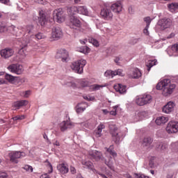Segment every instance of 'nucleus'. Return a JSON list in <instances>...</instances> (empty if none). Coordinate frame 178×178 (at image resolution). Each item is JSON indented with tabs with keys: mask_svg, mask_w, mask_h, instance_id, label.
Listing matches in <instances>:
<instances>
[{
	"mask_svg": "<svg viewBox=\"0 0 178 178\" xmlns=\"http://www.w3.org/2000/svg\"><path fill=\"white\" fill-rule=\"evenodd\" d=\"M24 33V38L22 39V43L23 47H27L29 44L33 42V39L37 38V40H42L45 38V35L41 33H38L34 36V26L27 25L23 29Z\"/></svg>",
	"mask_w": 178,
	"mask_h": 178,
	"instance_id": "obj_1",
	"label": "nucleus"
},
{
	"mask_svg": "<svg viewBox=\"0 0 178 178\" xmlns=\"http://www.w3.org/2000/svg\"><path fill=\"white\" fill-rule=\"evenodd\" d=\"M176 88V85L170 82V79H163L156 85V90H161L162 95L164 97H169L173 93Z\"/></svg>",
	"mask_w": 178,
	"mask_h": 178,
	"instance_id": "obj_2",
	"label": "nucleus"
},
{
	"mask_svg": "<svg viewBox=\"0 0 178 178\" xmlns=\"http://www.w3.org/2000/svg\"><path fill=\"white\" fill-rule=\"evenodd\" d=\"M109 130L113 141L116 144H118V143L120 141V138L123 136V132L120 131V129H118V127L113 124H109Z\"/></svg>",
	"mask_w": 178,
	"mask_h": 178,
	"instance_id": "obj_3",
	"label": "nucleus"
},
{
	"mask_svg": "<svg viewBox=\"0 0 178 178\" xmlns=\"http://www.w3.org/2000/svg\"><path fill=\"white\" fill-rule=\"evenodd\" d=\"M87 65V61L84 59H81L72 63L71 68L75 72L81 74L84 70V66Z\"/></svg>",
	"mask_w": 178,
	"mask_h": 178,
	"instance_id": "obj_4",
	"label": "nucleus"
},
{
	"mask_svg": "<svg viewBox=\"0 0 178 178\" xmlns=\"http://www.w3.org/2000/svg\"><path fill=\"white\" fill-rule=\"evenodd\" d=\"M53 17L54 20L57 23H63L66 20V14L63 9L58 8L53 12Z\"/></svg>",
	"mask_w": 178,
	"mask_h": 178,
	"instance_id": "obj_5",
	"label": "nucleus"
},
{
	"mask_svg": "<svg viewBox=\"0 0 178 178\" xmlns=\"http://www.w3.org/2000/svg\"><path fill=\"white\" fill-rule=\"evenodd\" d=\"M157 26L161 31H165L166 29H170L173 26V21L170 18H162L159 20Z\"/></svg>",
	"mask_w": 178,
	"mask_h": 178,
	"instance_id": "obj_6",
	"label": "nucleus"
},
{
	"mask_svg": "<svg viewBox=\"0 0 178 178\" xmlns=\"http://www.w3.org/2000/svg\"><path fill=\"white\" fill-rule=\"evenodd\" d=\"M10 161L13 163H19V160L20 158H24L26 156V153L20 152H15L9 153Z\"/></svg>",
	"mask_w": 178,
	"mask_h": 178,
	"instance_id": "obj_7",
	"label": "nucleus"
},
{
	"mask_svg": "<svg viewBox=\"0 0 178 178\" xmlns=\"http://www.w3.org/2000/svg\"><path fill=\"white\" fill-rule=\"evenodd\" d=\"M8 70L15 74H22L23 73V66L19 64H12L7 67Z\"/></svg>",
	"mask_w": 178,
	"mask_h": 178,
	"instance_id": "obj_8",
	"label": "nucleus"
},
{
	"mask_svg": "<svg viewBox=\"0 0 178 178\" xmlns=\"http://www.w3.org/2000/svg\"><path fill=\"white\" fill-rule=\"evenodd\" d=\"M56 58L57 59H61L62 62H67V59H69V52L65 49H60L57 51Z\"/></svg>",
	"mask_w": 178,
	"mask_h": 178,
	"instance_id": "obj_9",
	"label": "nucleus"
},
{
	"mask_svg": "<svg viewBox=\"0 0 178 178\" xmlns=\"http://www.w3.org/2000/svg\"><path fill=\"white\" fill-rule=\"evenodd\" d=\"M62 37H63V32L62 31V29L59 26H54L51 31V38L56 40H60V38H62Z\"/></svg>",
	"mask_w": 178,
	"mask_h": 178,
	"instance_id": "obj_10",
	"label": "nucleus"
},
{
	"mask_svg": "<svg viewBox=\"0 0 178 178\" xmlns=\"http://www.w3.org/2000/svg\"><path fill=\"white\" fill-rule=\"evenodd\" d=\"M166 131L169 134H173V133H177V131H178V122L170 121L167 124Z\"/></svg>",
	"mask_w": 178,
	"mask_h": 178,
	"instance_id": "obj_11",
	"label": "nucleus"
},
{
	"mask_svg": "<svg viewBox=\"0 0 178 178\" xmlns=\"http://www.w3.org/2000/svg\"><path fill=\"white\" fill-rule=\"evenodd\" d=\"M70 29L77 30V29H80V27H81V22H80L77 17H70Z\"/></svg>",
	"mask_w": 178,
	"mask_h": 178,
	"instance_id": "obj_12",
	"label": "nucleus"
},
{
	"mask_svg": "<svg viewBox=\"0 0 178 178\" xmlns=\"http://www.w3.org/2000/svg\"><path fill=\"white\" fill-rule=\"evenodd\" d=\"M100 15L104 20H112V19H113V13H112V11L108 8L102 9Z\"/></svg>",
	"mask_w": 178,
	"mask_h": 178,
	"instance_id": "obj_13",
	"label": "nucleus"
},
{
	"mask_svg": "<svg viewBox=\"0 0 178 178\" xmlns=\"http://www.w3.org/2000/svg\"><path fill=\"white\" fill-rule=\"evenodd\" d=\"M73 127H74V123L72 122L70 118L68 120L63 121L60 124V129L62 131H66L67 129H73Z\"/></svg>",
	"mask_w": 178,
	"mask_h": 178,
	"instance_id": "obj_14",
	"label": "nucleus"
},
{
	"mask_svg": "<svg viewBox=\"0 0 178 178\" xmlns=\"http://www.w3.org/2000/svg\"><path fill=\"white\" fill-rule=\"evenodd\" d=\"M111 9L114 13H120V12L123 10V4H122V1H118L115 3H113L111 6Z\"/></svg>",
	"mask_w": 178,
	"mask_h": 178,
	"instance_id": "obj_15",
	"label": "nucleus"
},
{
	"mask_svg": "<svg viewBox=\"0 0 178 178\" xmlns=\"http://www.w3.org/2000/svg\"><path fill=\"white\" fill-rule=\"evenodd\" d=\"M89 158L95 161H101L102 159V153L97 150H90L88 152Z\"/></svg>",
	"mask_w": 178,
	"mask_h": 178,
	"instance_id": "obj_16",
	"label": "nucleus"
},
{
	"mask_svg": "<svg viewBox=\"0 0 178 178\" xmlns=\"http://www.w3.org/2000/svg\"><path fill=\"white\" fill-rule=\"evenodd\" d=\"M141 76V71L138 68H134L131 72H128V77L129 79H140Z\"/></svg>",
	"mask_w": 178,
	"mask_h": 178,
	"instance_id": "obj_17",
	"label": "nucleus"
},
{
	"mask_svg": "<svg viewBox=\"0 0 178 178\" xmlns=\"http://www.w3.org/2000/svg\"><path fill=\"white\" fill-rule=\"evenodd\" d=\"M15 51H13V49L10 48H6L4 49L1 50V56L2 58H5V59H8V58H10L13 55Z\"/></svg>",
	"mask_w": 178,
	"mask_h": 178,
	"instance_id": "obj_18",
	"label": "nucleus"
},
{
	"mask_svg": "<svg viewBox=\"0 0 178 178\" xmlns=\"http://www.w3.org/2000/svg\"><path fill=\"white\" fill-rule=\"evenodd\" d=\"M148 116V112L145 111H138L135 112V120H143Z\"/></svg>",
	"mask_w": 178,
	"mask_h": 178,
	"instance_id": "obj_19",
	"label": "nucleus"
},
{
	"mask_svg": "<svg viewBox=\"0 0 178 178\" xmlns=\"http://www.w3.org/2000/svg\"><path fill=\"white\" fill-rule=\"evenodd\" d=\"M82 165L83 168H85L86 169H89L90 170H92L93 173H98V171L94 169V164L92 163V162L90 161L83 160L82 161Z\"/></svg>",
	"mask_w": 178,
	"mask_h": 178,
	"instance_id": "obj_20",
	"label": "nucleus"
},
{
	"mask_svg": "<svg viewBox=\"0 0 178 178\" xmlns=\"http://www.w3.org/2000/svg\"><path fill=\"white\" fill-rule=\"evenodd\" d=\"M173 109H175V103L173 102H169L163 107V112L164 113H170V112H173Z\"/></svg>",
	"mask_w": 178,
	"mask_h": 178,
	"instance_id": "obj_21",
	"label": "nucleus"
},
{
	"mask_svg": "<svg viewBox=\"0 0 178 178\" xmlns=\"http://www.w3.org/2000/svg\"><path fill=\"white\" fill-rule=\"evenodd\" d=\"M28 104H29V101L27 100L17 101L13 104V108L15 109H20L22 106H26Z\"/></svg>",
	"mask_w": 178,
	"mask_h": 178,
	"instance_id": "obj_22",
	"label": "nucleus"
},
{
	"mask_svg": "<svg viewBox=\"0 0 178 178\" xmlns=\"http://www.w3.org/2000/svg\"><path fill=\"white\" fill-rule=\"evenodd\" d=\"M114 89L117 92L120 94H126V86L122 85L120 83L116 84L114 86Z\"/></svg>",
	"mask_w": 178,
	"mask_h": 178,
	"instance_id": "obj_23",
	"label": "nucleus"
},
{
	"mask_svg": "<svg viewBox=\"0 0 178 178\" xmlns=\"http://www.w3.org/2000/svg\"><path fill=\"white\" fill-rule=\"evenodd\" d=\"M87 108H88V104L87 103L78 104L76 107V113H83Z\"/></svg>",
	"mask_w": 178,
	"mask_h": 178,
	"instance_id": "obj_24",
	"label": "nucleus"
},
{
	"mask_svg": "<svg viewBox=\"0 0 178 178\" xmlns=\"http://www.w3.org/2000/svg\"><path fill=\"white\" fill-rule=\"evenodd\" d=\"M57 169L59 172L62 173V175H65L69 172V168L67 167V165L65 163L59 164L57 166Z\"/></svg>",
	"mask_w": 178,
	"mask_h": 178,
	"instance_id": "obj_25",
	"label": "nucleus"
},
{
	"mask_svg": "<svg viewBox=\"0 0 178 178\" xmlns=\"http://www.w3.org/2000/svg\"><path fill=\"white\" fill-rule=\"evenodd\" d=\"M78 83L82 88H86V87H90L91 86V82L88 79H80Z\"/></svg>",
	"mask_w": 178,
	"mask_h": 178,
	"instance_id": "obj_26",
	"label": "nucleus"
},
{
	"mask_svg": "<svg viewBox=\"0 0 178 178\" xmlns=\"http://www.w3.org/2000/svg\"><path fill=\"white\" fill-rule=\"evenodd\" d=\"M40 17H38V22L40 26H45L47 23V18L45 17V14H44V11H40L39 13Z\"/></svg>",
	"mask_w": 178,
	"mask_h": 178,
	"instance_id": "obj_27",
	"label": "nucleus"
},
{
	"mask_svg": "<svg viewBox=\"0 0 178 178\" xmlns=\"http://www.w3.org/2000/svg\"><path fill=\"white\" fill-rule=\"evenodd\" d=\"M151 144H152V138L147 137L143 140L142 145L144 148H149Z\"/></svg>",
	"mask_w": 178,
	"mask_h": 178,
	"instance_id": "obj_28",
	"label": "nucleus"
},
{
	"mask_svg": "<svg viewBox=\"0 0 178 178\" xmlns=\"http://www.w3.org/2000/svg\"><path fill=\"white\" fill-rule=\"evenodd\" d=\"M67 13L71 17H73L74 15H77L79 13L78 7L72 6L67 8Z\"/></svg>",
	"mask_w": 178,
	"mask_h": 178,
	"instance_id": "obj_29",
	"label": "nucleus"
},
{
	"mask_svg": "<svg viewBox=\"0 0 178 178\" xmlns=\"http://www.w3.org/2000/svg\"><path fill=\"white\" fill-rule=\"evenodd\" d=\"M169 120V118L168 117H158L156 119L155 122L156 123V124H158L159 126H161V124H165V123H167V122Z\"/></svg>",
	"mask_w": 178,
	"mask_h": 178,
	"instance_id": "obj_30",
	"label": "nucleus"
},
{
	"mask_svg": "<svg viewBox=\"0 0 178 178\" xmlns=\"http://www.w3.org/2000/svg\"><path fill=\"white\" fill-rule=\"evenodd\" d=\"M78 13H79V15L88 16V9L85 6H78Z\"/></svg>",
	"mask_w": 178,
	"mask_h": 178,
	"instance_id": "obj_31",
	"label": "nucleus"
},
{
	"mask_svg": "<svg viewBox=\"0 0 178 178\" xmlns=\"http://www.w3.org/2000/svg\"><path fill=\"white\" fill-rule=\"evenodd\" d=\"M168 8L172 13L178 12V3H172L168 5Z\"/></svg>",
	"mask_w": 178,
	"mask_h": 178,
	"instance_id": "obj_32",
	"label": "nucleus"
},
{
	"mask_svg": "<svg viewBox=\"0 0 178 178\" xmlns=\"http://www.w3.org/2000/svg\"><path fill=\"white\" fill-rule=\"evenodd\" d=\"M136 104L139 106H144V105H145V102L144 100V97L143 95L140 96L136 97Z\"/></svg>",
	"mask_w": 178,
	"mask_h": 178,
	"instance_id": "obj_33",
	"label": "nucleus"
},
{
	"mask_svg": "<svg viewBox=\"0 0 178 178\" xmlns=\"http://www.w3.org/2000/svg\"><path fill=\"white\" fill-rule=\"evenodd\" d=\"M104 129H105V126L104 125V124H100L97 127V130L95 133L96 137L99 138L102 136V130H104Z\"/></svg>",
	"mask_w": 178,
	"mask_h": 178,
	"instance_id": "obj_34",
	"label": "nucleus"
},
{
	"mask_svg": "<svg viewBox=\"0 0 178 178\" xmlns=\"http://www.w3.org/2000/svg\"><path fill=\"white\" fill-rule=\"evenodd\" d=\"M142 95L143 97L145 105H148V104H151V102H152V96L148 94H144Z\"/></svg>",
	"mask_w": 178,
	"mask_h": 178,
	"instance_id": "obj_35",
	"label": "nucleus"
},
{
	"mask_svg": "<svg viewBox=\"0 0 178 178\" xmlns=\"http://www.w3.org/2000/svg\"><path fill=\"white\" fill-rule=\"evenodd\" d=\"M5 79L8 83H11L12 84H13L16 81V77L9 74H6L5 75Z\"/></svg>",
	"mask_w": 178,
	"mask_h": 178,
	"instance_id": "obj_36",
	"label": "nucleus"
},
{
	"mask_svg": "<svg viewBox=\"0 0 178 178\" xmlns=\"http://www.w3.org/2000/svg\"><path fill=\"white\" fill-rule=\"evenodd\" d=\"M104 76L108 79H113V77H115V75H113V71L112 70L106 71L104 73Z\"/></svg>",
	"mask_w": 178,
	"mask_h": 178,
	"instance_id": "obj_37",
	"label": "nucleus"
},
{
	"mask_svg": "<svg viewBox=\"0 0 178 178\" xmlns=\"http://www.w3.org/2000/svg\"><path fill=\"white\" fill-rule=\"evenodd\" d=\"M104 87H105V86L99 85V84H94L90 86V88H92V90H93V91H98V90H101V88H104Z\"/></svg>",
	"mask_w": 178,
	"mask_h": 178,
	"instance_id": "obj_38",
	"label": "nucleus"
},
{
	"mask_svg": "<svg viewBox=\"0 0 178 178\" xmlns=\"http://www.w3.org/2000/svg\"><path fill=\"white\" fill-rule=\"evenodd\" d=\"M89 42L90 44H92V45H94V47H99V42H98V40H97V39H95L94 38H90Z\"/></svg>",
	"mask_w": 178,
	"mask_h": 178,
	"instance_id": "obj_39",
	"label": "nucleus"
},
{
	"mask_svg": "<svg viewBox=\"0 0 178 178\" xmlns=\"http://www.w3.org/2000/svg\"><path fill=\"white\" fill-rule=\"evenodd\" d=\"M113 75L121 76L122 77H123V76H124V74H123V70L118 69L113 71Z\"/></svg>",
	"mask_w": 178,
	"mask_h": 178,
	"instance_id": "obj_40",
	"label": "nucleus"
},
{
	"mask_svg": "<svg viewBox=\"0 0 178 178\" xmlns=\"http://www.w3.org/2000/svg\"><path fill=\"white\" fill-rule=\"evenodd\" d=\"M78 124H82L85 126V127H88V124L86 122V118H79Z\"/></svg>",
	"mask_w": 178,
	"mask_h": 178,
	"instance_id": "obj_41",
	"label": "nucleus"
},
{
	"mask_svg": "<svg viewBox=\"0 0 178 178\" xmlns=\"http://www.w3.org/2000/svg\"><path fill=\"white\" fill-rule=\"evenodd\" d=\"M21 95L24 97V98H29L30 95H31V90H26L21 92Z\"/></svg>",
	"mask_w": 178,
	"mask_h": 178,
	"instance_id": "obj_42",
	"label": "nucleus"
},
{
	"mask_svg": "<svg viewBox=\"0 0 178 178\" xmlns=\"http://www.w3.org/2000/svg\"><path fill=\"white\" fill-rule=\"evenodd\" d=\"M80 52H82V54H88L90 49L87 46H83L81 47Z\"/></svg>",
	"mask_w": 178,
	"mask_h": 178,
	"instance_id": "obj_43",
	"label": "nucleus"
},
{
	"mask_svg": "<svg viewBox=\"0 0 178 178\" xmlns=\"http://www.w3.org/2000/svg\"><path fill=\"white\" fill-rule=\"evenodd\" d=\"M170 49H172V47L168 48L167 50L169 56H177L176 54H177V52L175 51H170Z\"/></svg>",
	"mask_w": 178,
	"mask_h": 178,
	"instance_id": "obj_44",
	"label": "nucleus"
},
{
	"mask_svg": "<svg viewBox=\"0 0 178 178\" xmlns=\"http://www.w3.org/2000/svg\"><path fill=\"white\" fill-rule=\"evenodd\" d=\"M23 169H24V170L29 172V173H31L33 172V167L29 165H24L23 167Z\"/></svg>",
	"mask_w": 178,
	"mask_h": 178,
	"instance_id": "obj_45",
	"label": "nucleus"
},
{
	"mask_svg": "<svg viewBox=\"0 0 178 178\" xmlns=\"http://www.w3.org/2000/svg\"><path fill=\"white\" fill-rule=\"evenodd\" d=\"M13 120H24V119H26V116L25 115H17L15 117H13Z\"/></svg>",
	"mask_w": 178,
	"mask_h": 178,
	"instance_id": "obj_46",
	"label": "nucleus"
},
{
	"mask_svg": "<svg viewBox=\"0 0 178 178\" xmlns=\"http://www.w3.org/2000/svg\"><path fill=\"white\" fill-rule=\"evenodd\" d=\"M144 22H146V26L148 27L151 24V22H152V19L149 17H146L144 18Z\"/></svg>",
	"mask_w": 178,
	"mask_h": 178,
	"instance_id": "obj_47",
	"label": "nucleus"
},
{
	"mask_svg": "<svg viewBox=\"0 0 178 178\" xmlns=\"http://www.w3.org/2000/svg\"><path fill=\"white\" fill-rule=\"evenodd\" d=\"M107 152L112 155L113 158H116V156H118V154L114 150H112V149L111 148L107 149Z\"/></svg>",
	"mask_w": 178,
	"mask_h": 178,
	"instance_id": "obj_48",
	"label": "nucleus"
},
{
	"mask_svg": "<svg viewBox=\"0 0 178 178\" xmlns=\"http://www.w3.org/2000/svg\"><path fill=\"white\" fill-rule=\"evenodd\" d=\"M19 55H21L22 56H26V55H27V51H26V49H24V47H22L19 51Z\"/></svg>",
	"mask_w": 178,
	"mask_h": 178,
	"instance_id": "obj_49",
	"label": "nucleus"
},
{
	"mask_svg": "<svg viewBox=\"0 0 178 178\" xmlns=\"http://www.w3.org/2000/svg\"><path fill=\"white\" fill-rule=\"evenodd\" d=\"M83 99H86V101H95V97L94 96L86 95L83 96Z\"/></svg>",
	"mask_w": 178,
	"mask_h": 178,
	"instance_id": "obj_50",
	"label": "nucleus"
},
{
	"mask_svg": "<svg viewBox=\"0 0 178 178\" xmlns=\"http://www.w3.org/2000/svg\"><path fill=\"white\" fill-rule=\"evenodd\" d=\"M65 86H67V87H72V88H77V84L74 82L65 83Z\"/></svg>",
	"mask_w": 178,
	"mask_h": 178,
	"instance_id": "obj_51",
	"label": "nucleus"
},
{
	"mask_svg": "<svg viewBox=\"0 0 178 178\" xmlns=\"http://www.w3.org/2000/svg\"><path fill=\"white\" fill-rule=\"evenodd\" d=\"M174 175L175 172L173 170H168L167 173V178H172Z\"/></svg>",
	"mask_w": 178,
	"mask_h": 178,
	"instance_id": "obj_52",
	"label": "nucleus"
},
{
	"mask_svg": "<svg viewBox=\"0 0 178 178\" xmlns=\"http://www.w3.org/2000/svg\"><path fill=\"white\" fill-rule=\"evenodd\" d=\"M170 51H174V52H177V54H178V44H173V45L171 47Z\"/></svg>",
	"mask_w": 178,
	"mask_h": 178,
	"instance_id": "obj_53",
	"label": "nucleus"
},
{
	"mask_svg": "<svg viewBox=\"0 0 178 178\" xmlns=\"http://www.w3.org/2000/svg\"><path fill=\"white\" fill-rule=\"evenodd\" d=\"M149 64H150V67L148 68V72L151 70V67H152V66H155V65H156V60H150Z\"/></svg>",
	"mask_w": 178,
	"mask_h": 178,
	"instance_id": "obj_54",
	"label": "nucleus"
},
{
	"mask_svg": "<svg viewBox=\"0 0 178 178\" xmlns=\"http://www.w3.org/2000/svg\"><path fill=\"white\" fill-rule=\"evenodd\" d=\"M136 178H149L148 176L145 175L144 174H135Z\"/></svg>",
	"mask_w": 178,
	"mask_h": 178,
	"instance_id": "obj_55",
	"label": "nucleus"
},
{
	"mask_svg": "<svg viewBox=\"0 0 178 178\" xmlns=\"http://www.w3.org/2000/svg\"><path fill=\"white\" fill-rule=\"evenodd\" d=\"M37 3H40L41 5H45L47 3V0H35Z\"/></svg>",
	"mask_w": 178,
	"mask_h": 178,
	"instance_id": "obj_56",
	"label": "nucleus"
},
{
	"mask_svg": "<svg viewBox=\"0 0 178 178\" xmlns=\"http://www.w3.org/2000/svg\"><path fill=\"white\" fill-rule=\"evenodd\" d=\"M5 31H8V28L6 26H0V33H5Z\"/></svg>",
	"mask_w": 178,
	"mask_h": 178,
	"instance_id": "obj_57",
	"label": "nucleus"
},
{
	"mask_svg": "<svg viewBox=\"0 0 178 178\" xmlns=\"http://www.w3.org/2000/svg\"><path fill=\"white\" fill-rule=\"evenodd\" d=\"M149 29V26H146L145 28L143 30V33L144 34H145L146 35H148V34H149V32L148 31V29Z\"/></svg>",
	"mask_w": 178,
	"mask_h": 178,
	"instance_id": "obj_58",
	"label": "nucleus"
},
{
	"mask_svg": "<svg viewBox=\"0 0 178 178\" xmlns=\"http://www.w3.org/2000/svg\"><path fill=\"white\" fill-rule=\"evenodd\" d=\"M8 174L6 172H1L0 173V178H8Z\"/></svg>",
	"mask_w": 178,
	"mask_h": 178,
	"instance_id": "obj_59",
	"label": "nucleus"
},
{
	"mask_svg": "<svg viewBox=\"0 0 178 178\" xmlns=\"http://www.w3.org/2000/svg\"><path fill=\"white\" fill-rule=\"evenodd\" d=\"M176 35V33L172 32L170 35L167 36V38L170 40V38H175V36Z\"/></svg>",
	"mask_w": 178,
	"mask_h": 178,
	"instance_id": "obj_60",
	"label": "nucleus"
},
{
	"mask_svg": "<svg viewBox=\"0 0 178 178\" xmlns=\"http://www.w3.org/2000/svg\"><path fill=\"white\" fill-rule=\"evenodd\" d=\"M70 170L72 175H75L76 173V168L73 166H71Z\"/></svg>",
	"mask_w": 178,
	"mask_h": 178,
	"instance_id": "obj_61",
	"label": "nucleus"
},
{
	"mask_svg": "<svg viewBox=\"0 0 178 178\" xmlns=\"http://www.w3.org/2000/svg\"><path fill=\"white\" fill-rule=\"evenodd\" d=\"M129 10V13H130V15H133L134 13V9H133V7L129 6L128 8Z\"/></svg>",
	"mask_w": 178,
	"mask_h": 178,
	"instance_id": "obj_62",
	"label": "nucleus"
},
{
	"mask_svg": "<svg viewBox=\"0 0 178 178\" xmlns=\"http://www.w3.org/2000/svg\"><path fill=\"white\" fill-rule=\"evenodd\" d=\"M1 3H4V5H8L10 2V0H0Z\"/></svg>",
	"mask_w": 178,
	"mask_h": 178,
	"instance_id": "obj_63",
	"label": "nucleus"
},
{
	"mask_svg": "<svg viewBox=\"0 0 178 178\" xmlns=\"http://www.w3.org/2000/svg\"><path fill=\"white\" fill-rule=\"evenodd\" d=\"M40 178H49L48 174H43L40 176Z\"/></svg>",
	"mask_w": 178,
	"mask_h": 178,
	"instance_id": "obj_64",
	"label": "nucleus"
}]
</instances>
